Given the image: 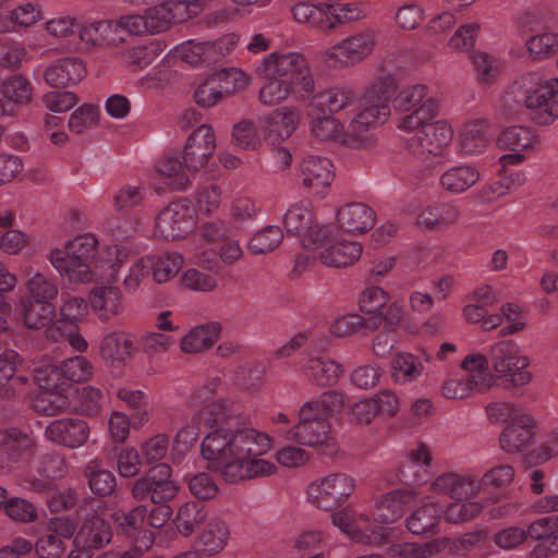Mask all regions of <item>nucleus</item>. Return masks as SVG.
<instances>
[{
    "mask_svg": "<svg viewBox=\"0 0 558 558\" xmlns=\"http://www.w3.org/2000/svg\"><path fill=\"white\" fill-rule=\"evenodd\" d=\"M202 416L205 425L214 428L201 445L202 457L210 471L219 472L231 484L269 476L277 471L276 464L260 458L270 449V437L245 427L226 400L207 404Z\"/></svg>",
    "mask_w": 558,
    "mask_h": 558,
    "instance_id": "1",
    "label": "nucleus"
},
{
    "mask_svg": "<svg viewBox=\"0 0 558 558\" xmlns=\"http://www.w3.org/2000/svg\"><path fill=\"white\" fill-rule=\"evenodd\" d=\"M558 77L545 78L537 72L518 77L501 99V110L510 119L526 113L538 125H548L558 118Z\"/></svg>",
    "mask_w": 558,
    "mask_h": 558,
    "instance_id": "2",
    "label": "nucleus"
},
{
    "mask_svg": "<svg viewBox=\"0 0 558 558\" xmlns=\"http://www.w3.org/2000/svg\"><path fill=\"white\" fill-rule=\"evenodd\" d=\"M96 244L94 236L80 235L68 241L63 250H52L49 259L61 276H68L75 282H88L93 277L90 264L95 257Z\"/></svg>",
    "mask_w": 558,
    "mask_h": 558,
    "instance_id": "3",
    "label": "nucleus"
},
{
    "mask_svg": "<svg viewBox=\"0 0 558 558\" xmlns=\"http://www.w3.org/2000/svg\"><path fill=\"white\" fill-rule=\"evenodd\" d=\"M257 73L265 78L287 81L298 92L312 94L314 80L305 58L296 52H272L257 68Z\"/></svg>",
    "mask_w": 558,
    "mask_h": 558,
    "instance_id": "4",
    "label": "nucleus"
},
{
    "mask_svg": "<svg viewBox=\"0 0 558 558\" xmlns=\"http://www.w3.org/2000/svg\"><path fill=\"white\" fill-rule=\"evenodd\" d=\"M311 407L299 410V422L289 432L290 438L295 442L314 447L323 456H333L338 451L335 437L330 434L328 420L310 411Z\"/></svg>",
    "mask_w": 558,
    "mask_h": 558,
    "instance_id": "5",
    "label": "nucleus"
},
{
    "mask_svg": "<svg viewBox=\"0 0 558 558\" xmlns=\"http://www.w3.org/2000/svg\"><path fill=\"white\" fill-rule=\"evenodd\" d=\"M490 360L493 368L504 378L506 389L522 387L527 385L532 375L523 372L529 366L527 356L519 355L518 345L512 340L497 342L490 349Z\"/></svg>",
    "mask_w": 558,
    "mask_h": 558,
    "instance_id": "6",
    "label": "nucleus"
},
{
    "mask_svg": "<svg viewBox=\"0 0 558 558\" xmlns=\"http://www.w3.org/2000/svg\"><path fill=\"white\" fill-rule=\"evenodd\" d=\"M76 513L80 525L74 538L77 539V543L94 553L105 548L111 542L112 526L105 518L104 512L88 508V502L84 501L78 506Z\"/></svg>",
    "mask_w": 558,
    "mask_h": 558,
    "instance_id": "7",
    "label": "nucleus"
},
{
    "mask_svg": "<svg viewBox=\"0 0 558 558\" xmlns=\"http://www.w3.org/2000/svg\"><path fill=\"white\" fill-rule=\"evenodd\" d=\"M353 477L335 473L322 480L319 484H312L308 497L312 502L324 511H332L340 507L354 492Z\"/></svg>",
    "mask_w": 558,
    "mask_h": 558,
    "instance_id": "8",
    "label": "nucleus"
},
{
    "mask_svg": "<svg viewBox=\"0 0 558 558\" xmlns=\"http://www.w3.org/2000/svg\"><path fill=\"white\" fill-rule=\"evenodd\" d=\"M194 226L193 208L186 198L170 203L156 218V231L166 240L183 239Z\"/></svg>",
    "mask_w": 558,
    "mask_h": 558,
    "instance_id": "9",
    "label": "nucleus"
},
{
    "mask_svg": "<svg viewBox=\"0 0 558 558\" xmlns=\"http://www.w3.org/2000/svg\"><path fill=\"white\" fill-rule=\"evenodd\" d=\"M452 136L453 131L446 121H434V124L424 125L408 140V148L413 155L423 159L440 156Z\"/></svg>",
    "mask_w": 558,
    "mask_h": 558,
    "instance_id": "10",
    "label": "nucleus"
},
{
    "mask_svg": "<svg viewBox=\"0 0 558 558\" xmlns=\"http://www.w3.org/2000/svg\"><path fill=\"white\" fill-rule=\"evenodd\" d=\"M216 150L214 130L202 124L187 137L183 149V162L190 171H198L205 167Z\"/></svg>",
    "mask_w": 558,
    "mask_h": 558,
    "instance_id": "11",
    "label": "nucleus"
},
{
    "mask_svg": "<svg viewBox=\"0 0 558 558\" xmlns=\"http://www.w3.org/2000/svg\"><path fill=\"white\" fill-rule=\"evenodd\" d=\"M374 46L373 35L362 33L343 39L332 46L325 53L326 62L330 66H348L363 60L368 56Z\"/></svg>",
    "mask_w": 558,
    "mask_h": 558,
    "instance_id": "12",
    "label": "nucleus"
},
{
    "mask_svg": "<svg viewBox=\"0 0 558 558\" xmlns=\"http://www.w3.org/2000/svg\"><path fill=\"white\" fill-rule=\"evenodd\" d=\"M537 432L535 418L526 413L515 414L499 436L500 448L507 453L524 450Z\"/></svg>",
    "mask_w": 558,
    "mask_h": 558,
    "instance_id": "13",
    "label": "nucleus"
},
{
    "mask_svg": "<svg viewBox=\"0 0 558 558\" xmlns=\"http://www.w3.org/2000/svg\"><path fill=\"white\" fill-rule=\"evenodd\" d=\"M89 432V426L84 420L66 417L50 422L45 434L49 440L58 445L76 449L87 441Z\"/></svg>",
    "mask_w": 558,
    "mask_h": 558,
    "instance_id": "14",
    "label": "nucleus"
},
{
    "mask_svg": "<svg viewBox=\"0 0 558 558\" xmlns=\"http://www.w3.org/2000/svg\"><path fill=\"white\" fill-rule=\"evenodd\" d=\"M86 74L84 62L78 58H61L44 71L45 82L54 89L77 85Z\"/></svg>",
    "mask_w": 558,
    "mask_h": 558,
    "instance_id": "15",
    "label": "nucleus"
},
{
    "mask_svg": "<svg viewBox=\"0 0 558 558\" xmlns=\"http://www.w3.org/2000/svg\"><path fill=\"white\" fill-rule=\"evenodd\" d=\"M399 85L391 75L378 77L365 89L363 95V109H374V116L386 121L390 114L389 101L395 98Z\"/></svg>",
    "mask_w": 558,
    "mask_h": 558,
    "instance_id": "16",
    "label": "nucleus"
},
{
    "mask_svg": "<svg viewBox=\"0 0 558 558\" xmlns=\"http://www.w3.org/2000/svg\"><path fill=\"white\" fill-rule=\"evenodd\" d=\"M33 439L17 428L0 430V471L9 472L32 448Z\"/></svg>",
    "mask_w": 558,
    "mask_h": 558,
    "instance_id": "17",
    "label": "nucleus"
},
{
    "mask_svg": "<svg viewBox=\"0 0 558 558\" xmlns=\"http://www.w3.org/2000/svg\"><path fill=\"white\" fill-rule=\"evenodd\" d=\"M384 122L377 116H374V109H362L351 121L349 130L343 137V143L352 148L373 147L376 143V137L372 129Z\"/></svg>",
    "mask_w": 558,
    "mask_h": 558,
    "instance_id": "18",
    "label": "nucleus"
},
{
    "mask_svg": "<svg viewBox=\"0 0 558 558\" xmlns=\"http://www.w3.org/2000/svg\"><path fill=\"white\" fill-rule=\"evenodd\" d=\"M300 175L303 185L317 194H324L335 177L331 161L318 156H308L302 160Z\"/></svg>",
    "mask_w": 558,
    "mask_h": 558,
    "instance_id": "19",
    "label": "nucleus"
},
{
    "mask_svg": "<svg viewBox=\"0 0 558 558\" xmlns=\"http://www.w3.org/2000/svg\"><path fill=\"white\" fill-rule=\"evenodd\" d=\"M53 303L36 302L28 298H20L14 307L15 317L28 329H41L49 326L54 318Z\"/></svg>",
    "mask_w": 558,
    "mask_h": 558,
    "instance_id": "20",
    "label": "nucleus"
},
{
    "mask_svg": "<svg viewBox=\"0 0 558 558\" xmlns=\"http://www.w3.org/2000/svg\"><path fill=\"white\" fill-rule=\"evenodd\" d=\"M339 227L348 233H365L376 221L375 211L362 203H352L337 211Z\"/></svg>",
    "mask_w": 558,
    "mask_h": 558,
    "instance_id": "21",
    "label": "nucleus"
},
{
    "mask_svg": "<svg viewBox=\"0 0 558 558\" xmlns=\"http://www.w3.org/2000/svg\"><path fill=\"white\" fill-rule=\"evenodd\" d=\"M146 517L147 508L138 505L129 510L119 509L114 511L111 519L118 534L137 542L140 537L146 538Z\"/></svg>",
    "mask_w": 558,
    "mask_h": 558,
    "instance_id": "22",
    "label": "nucleus"
},
{
    "mask_svg": "<svg viewBox=\"0 0 558 558\" xmlns=\"http://www.w3.org/2000/svg\"><path fill=\"white\" fill-rule=\"evenodd\" d=\"M414 499L411 489L399 488L386 493L380 497L374 512L375 520L379 523H393L403 515V507Z\"/></svg>",
    "mask_w": 558,
    "mask_h": 558,
    "instance_id": "23",
    "label": "nucleus"
},
{
    "mask_svg": "<svg viewBox=\"0 0 558 558\" xmlns=\"http://www.w3.org/2000/svg\"><path fill=\"white\" fill-rule=\"evenodd\" d=\"M179 490L177 484H163L146 473L137 478L132 487V496L137 500L149 498L154 504H167Z\"/></svg>",
    "mask_w": 558,
    "mask_h": 558,
    "instance_id": "24",
    "label": "nucleus"
},
{
    "mask_svg": "<svg viewBox=\"0 0 558 558\" xmlns=\"http://www.w3.org/2000/svg\"><path fill=\"white\" fill-rule=\"evenodd\" d=\"M356 99V94L349 87H330L312 96L308 108L333 114Z\"/></svg>",
    "mask_w": 558,
    "mask_h": 558,
    "instance_id": "25",
    "label": "nucleus"
},
{
    "mask_svg": "<svg viewBox=\"0 0 558 558\" xmlns=\"http://www.w3.org/2000/svg\"><path fill=\"white\" fill-rule=\"evenodd\" d=\"M100 355L109 365L123 362L135 352L132 336L124 331H113L100 342Z\"/></svg>",
    "mask_w": 558,
    "mask_h": 558,
    "instance_id": "26",
    "label": "nucleus"
},
{
    "mask_svg": "<svg viewBox=\"0 0 558 558\" xmlns=\"http://www.w3.org/2000/svg\"><path fill=\"white\" fill-rule=\"evenodd\" d=\"M117 32L114 20H104L82 27L80 38L92 47L117 46L125 41V37H121Z\"/></svg>",
    "mask_w": 558,
    "mask_h": 558,
    "instance_id": "27",
    "label": "nucleus"
},
{
    "mask_svg": "<svg viewBox=\"0 0 558 558\" xmlns=\"http://www.w3.org/2000/svg\"><path fill=\"white\" fill-rule=\"evenodd\" d=\"M229 539L227 524L215 518L208 522L201 535L195 541V548L207 556L219 554L226 547Z\"/></svg>",
    "mask_w": 558,
    "mask_h": 558,
    "instance_id": "28",
    "label": "nucleus"
},
{
    "mask_svg": "<svg viewBox=\"0 0 558 558\" xmlns=\"http://www.w3.org/2000/svg\"><path fill=\"white\" fill-rule=\"evenodd\" d=\"M440 513L441 510L436 504H426L407 519V527L412 534L434 536L439 530Z\"/></svg>",
    "mask_w": 558,
    "mask_h": 558,
    "instance_id": "29",
    "label": "nucleus"
},
{
    "mask_svg": "<svg viewBox=\"0 0 558 558\" xmlns=\"http://www.w3.org/2000/svg\"><path fill=\"white\" fill-rule=\"evenodd\" d=\"M362 254L359 242L339 241L337 239L329 247L320 253V260L329 267H348L354 264Z\"/></svg>",
    "mask_w": 558,
    "mask_h": 558,
    "instance_id": "30",
    "label": "nucleus"
},
{
    "mask_svg": "<svg viewBox=\"0 0 558 558\" xmlns=\"http://www.w3.org/2000/svg\"><path fill=\"white\" fill-rule=\"evenodd\" d=\"M221 327L218 323L197 326L181 340V350L185 353H199L211 348L218 340Z\"/></svg>",
    "mask_w": 558,
    "mask_h": 558,
    "instance_id": "31",
    "label": "nucleus"
},
{
    "mask_svg": "<svg viewBox=\"0 0 558 558\" xmlns=\"http://www.w3.org/2000/svg\"><path fill=\"white\" fill-rule=\"evenodd\" d=\"M84 475L87 477L94 495L107 497L114 494L118 485L117 478L112 472L102 469L98 461H90L84 470Z\"/></svg>",
    "mask_w": 558,
    "mask_h": 558,
    "instance_id": "32",
    "label": "nucleus"
},
{
    "mask_svg": "<svg viewBox=\"0 0 558 558\" xmlns=\"http://www.w3.org/2000/svg\"><path fill=\"white\" fill-rule=\"evenodd\" d=\"M207 509L197 501H187L181 506L174 520L180 534L192 535L207 518Z\"/></svg>",
    "mask_w": 558,
    "mask_h": 558,
    "instance_id": "33",
    "label": "nucleus"
},
{
    "mask_svg": "<svg viewBox=\"0 0 558 558\" xmlns=\"http://www.w3.org/2000/svg\"><path fill=\"white\" fill-rule=\"evenodd\" d=\"M121 291L117 287L107 286L95 288L89 295L92 307L99 312L100 318L108 319L116 315L121 305Z\"/></svg>",
    "mask_w": 558,
    "mask_h": 558,
    "instance_id": "34",
    "label": "nucleus"
},
{
    "mask_svg": "<svg viewBox=\"0 0 558 558\" xmlns=\"http://www.w3.org/2000/svg\"><path fill=\"white\" fill-rule=\"evenodd\" d=\"M307 368L311 380L320 387L336 385L343 373L341 364L324 357L311 359Z\"/></svg>",
    "mask_w": 558,
    "mask_h": 558,
    "instance_id": "35",
    "label": "nucleus"
},
{
    "mask_svg": "<svg viewBox=\"0 0 558 558\" xmlns=\"http://www.w3.org/2000/svg\"><path fill=\"white\" fill-rule=\"evenodd\" d=\"M68 392L63 389L40 391L34 399L33 408L37 413L48 416L64 412L71 405Z\"/></svg>",
    "mask_w": 558,
    "mask_h": 558,
    "instance_id": "36",
    "label": "nucleus"
},
{
    "mask_svg": "<svg viewBox=\"0 0 558 558\" xmlns=\"http://www.w3.org/2000/svg\"><path fill=\"white\" fill-rule=\"evenodd\" d=\"M157 171L167 179L166 184L173 191H183L190 184L183 163L177 155L166 154L158 161Z\"/></svg>",
    "mask_w": 558,
    "mask_h": 558,
    "instance_id": "37",
    "label": "nucleus"
},
{
    "mask_svg": "<svg viewBox=\"0 0 558 558\" xmlns=\"http://www.w3.org/2000/svg\"><path fill=\"white\" fill-rule=\"evenodd\" d=\"M146 267H149L154 280L158 283L168 281L174 277L182 267L183 259L179 254H165L163 256L153 255L143 259Z\"/></svg>",
    "mask_w": 558,
    "mask_h": 558,
    "instance_id": "38",
    "label": "nucleus"
},
{
    "mask_svg": "<svg viewBox=\"0 0 558 558\" xmlns=\"http://www.w3.org/2000/svg\"><path fill=\"white\" fill-rule=\"evenodd\" d=\"M487 122L476 120L465 125L461 134V151L464 155H474L484 150L488 143Z\"/></svg>",
    "mask_w": 558,
    "mask_h": 558,
    "instance_id": "39",
    "label": "nucleus"
},
{
    "mask_svg": "<svg viewBox=\"0 0 558 558\" xmlns=\"http://www.w3.org/2000/svg\"><path fill=\"white\" fill-rule=\"evenodd\" d=\"M466 478L454 474L446 473L436 477L432 484V490L449 495L452 499L462 500L469 496H474L473 483L469 482L470 492L465 489Z\"/></svg>",
    "mask_w": 558,
    "mask_h": 558,
    "instance_id": "40",
    "label": "nucleus"
},
{
    "mask_svg": "<svg viewBox=\"0 0 558 558\" xmlns=\"http://www.w3.org/2000/svg\"><path fill=\"white\" fill-rule=\"evenodd\" d=\"M478 172L472 167H454L441 175L442 186L451 193L466 191L478 180Z\"/></svg>",
    "mask_w": 558,
    "mask_h": 558,
    "instance_id": "41",
    "label": "nucleus"
},
{
    "mask_svg": "<svg viewBox=\"0 0 558 558\" xmlns=\"http://www.w3.org/2000/svg\"><path fill=\"white\" fill-rule=\"evenodd\" d=\"M308 117L311 118L312 134L320 141L337 137L343 129L340 121L332 114L308 108Z\"/></svg>",
    "mask_w": 558,
    "mask_h": 558,
    "instance_id": "42",
    "label": "nucleus"
},
{
    "mask_svg": "<svg viewBox=\"0 0 558 558\" xmlns=\"http://www.w3.org/2000/svg\"><path fill=\"white\" fill-rule=\"evenodd\" d=\"M497 144L501 149L522 151L533 145V135L529 128L512 125L506 128L497 137Z\"/></svg>",
    "mask_w": 558,
    "mask_h": 558,
    "instance_id": "43",
    "label": "nucleus"
},
{
    "mask_svg": "<svg viewBox=\"0 0 558 558\" xmlns=\"http://www.w3.org/2000/svg\"><path fill=\"white\" fill-rule=\"evenodd\" d=\"M439 113L438 102L434 98H428L425 102L416 107L411 113L402 118L400 128L405 130L423 129L426 124H434V120Z\"/></svg>",
    "mask_w": 558,
    "mask_h": 558,
    "instance_id": "44",
    "label": "nucleus"
},
{
    "mask_svg": "<svg viewBox=\"0 0 558 558\" xmlns=\"http://www.w3.org/2000/svg\"><path fill=\"white\" fill-rule=\"evenodd\" d=\"M4 98L15 105H26L32 100L33 88L29 81L22 75H13L1 84Z\"/></svg>",
    "mask_w": 558,
    "mask_h": 558,
    "instance_id": "45",
    "label": "nucleus"
},
{
    "mask_svg": "<svg viewBox=\"0 0 558 558\" xmlns=\"http://www.w3.org/2000/svg\"><path fill=\"white\" fill-rule=\"evenodd\" d=\"M313 213L302 205H293L287 211L283 225L288 234L305 236L313 223Z\"/></svg>",
    "mask_w": 558,
    "mask_h": 558,
    "instance_id": "46",
    "label": "nucleus"
},
{
    "mask_svg": "<svg viewBox=\"0 0 558 558\" xmlns=\"http://www.w3.org/2000/svg\"><path fill=\"white\" fill-rule=\"evenodd\" d=\"M60 366L69 390L74 388L73 383L85 381L93 376V365L82 355L71 357Z\"/></svg>",
    "mask_w": 558,
    "mask_h": 558,
    "instance_id": "47",
    "label": "nucleus"
},
{
    "mask_svg": "<svg viewBox=\"0 0 558 558\" xmlns=\"http://www.w3.org/2000/svg\"><path fill=\"white\" fill-rule=\"evenodd\" d=\"M403 305L400 302H392L385 305V308L376 316L367 317V328L369 330H377L384 324L385 330L388 332L396 331L398 326L403 319Z\"/></svg>",
    "mask_w": 558,
    "mask_h": 558,
    "instance_id": "48",
    "label": "nucleus"
},
{
    "mask_svg": "<svg viewBox=\"0 0 558 558\" xmlns=\"http://www.w3.org/2000/svg\"><path fill=\"white\" fill-rule=\"evenodd\" d=\"M299 123V113L287 107L275 109L268 116L270 132H276L281 137H290Z\"/></svg>",
    "mask_w": 558,
    "mask_h": 558,
    "instance_id": "49",
    "label": "nucleus"
},
{
    "mask_svg": "<svg viewBox=\"0 0 558 558\" xmlns=\"http://www.w3.org/2000/svg\"><path fill=\"white\" fill-rule=\"evenodd\" d=\"M26 294L21 298L36 300V302L52 303L58 295L57 286L43 274H35L26 283Z\"/></svg>",
    "mask_w": 558,
    "mask_h": 558,
    "instance_id": "50",
    "label": "nucleus"
},
{
    "mask_svg": "<svg viewBox=\"0 0 558 558\" xmlns=\"http://www.w3.org/2000/svg\"><path fill=\"white\" fill-rule=\"evenodd\" d=\"M311 407L308 410L317 413L322 417L329 421L335 413L343 408L342 395L337 390H328L324 392L319 399L305 402L302 408Z\"/></svg>",
    "mask_w": 558,
    "mask_h": 558,
    "instance_id": "51",
    "label": "nucleus"
},
{
    "mask_svg": "<svg viewBox=\"0 0 558 558\" xmlns=\"http://www.w3.org/2000/svg\"><path fill=\"white\" fill-rule=\"evenodd\" d=\"M87 302L82 298H72L64 302L60 308L61 318L57 322L58 329L66 330L69 327L77 328V324L87 314Z\"/></svg>",
    "mask_w": 558,
    "mask_h": 558,
    "instance_id": "52",
    "label": "nucleus"
},
{
    "mask_svg": "<svg viewBox=\"0 0 558 558\" xmlns=\"http://www.w3.org/2000/svg\"><path fill=\"white\" fill-rule=\"evenodd\" d=\"M179 10L168 3H159L146 10L145 17L148 22L149 33L158 34L166 31L172 20L177 19V11Z\"/></svg>",
    "mask_w": 558,
    "mask_h": 558,
    "instance_id": "53",
    "label": "nucleus"
},
{
    "mask_svg": "<svg viewBox=\"0 0 558 558\" xmlns=\"http://www.w3.org/2000/svg\"><path fill=\"white\" fill-rule=\"evenodd\" d=\"M210 76L215 78L218 88L221 86V90H227L223 93V97L232 95L248 83L246 74L235 68H222L211 73Z\"/></svg>",
    "mask_w": 558,
    "mask_h": 558,
    "instance_id": "54",
    "label": "nucleus"
},
{
    "mask_svg": "<svg viewBox=\"0 0 558 558\" xmlns=\"http://www.w3.org/2000/svg\"><path fill=\"white\" fill-rule=\"evenodd\" d=\"M34 380L41 391L63 389L69 390L63 377L61 366L47 364L34 369Z\"/></svg>",
    "mask_w": 558,
    "mask_h": 558,
    "instance_id": "55",
    "label": "nucleus"
},
{
    "mask_svg": "<svg viewBox=\"0 0 558 558\" xmlns=\"http://www.w3.org/2000/svg\"><path fill=\"white\" fill-rule=\"evenodd\" d=\"M282 239L283 233L279 227L267 226L253 236L248 247L254 254H265L274 251Z\"/></svg>",
    "mask_w": 558,
    "mask_h": 558,
    "instance_id": "56",
    "label": "nucleus"
},
{
    "mask_svg": "<svg viewBox=\"0 0 558 558\" xmlns=\"http://www.w3.org/2000/svg\"><path fill=\"white\" fill-rule=\"evenodd\" d=\"M99 123V109L95 105L85 104L77 108L70 117L69 129L76 133L83 134L85 130L90 129Z\"/></svg>",
    "mask_w": 558,
    "mask_h": 558,
    "instance_id": "57",
    "label": "nucleus"
},
{
    "mask_svg": "<svg viewBox=\"0 0 558 558\" xmlns=\"http://www.w3.org/2000/svg\"><path fill=\"white\" fill-rule=\"evenodd\" d=\"M232 143L242 149L256 150L260 146L255 124L251 120H242L233 125Z\"/></svg>",
    "mask_w": 558,
    "mask_h": 558,
    "instance_id": "58",
    "label": "nucleus"
},
{
    "mask_svg": "<svg viewBox=\"0 0 558 558\" xmlns=\"http://www.w3.org/2000/svg\"><path fill=\"white\" fill-rule=\"evenodd\" d=\"M226 92L221 90V86L218 88L215 78L208 75L194 90L193 99L198 107L210 108L225 98Z\"/></svg>",
    "mask_w": 558,
    "mask_h": 558,
    "instance_id": "59",
    "label": "nucleus"
},
{
    "mask_svg": "<svg viewBox=\"0 0 558 558\" xmlns=\"http://www.w3.org/2000/svg\"><path fill=\"white\" fill-rule=\"evenodd\" d=\"M388 293L379 287L368 288L361 294L359 306L362 313L368 316H376L385 308L388 302Z\"/></svg>",
    "mask_w": 558,
    "mask_h": 558,
    "instance_id": "60",
    "label": "nucleus"
},
{
    "mask_svg": "<svg viewBox=\"0 0 558 558\" xmlns=\"http://www.w3.org/2000/svg\"><path fill=\"white\" fill-rule=\"evenodd\" d=\"M269 82L265 84L259 90V100L267 106H276L281 100L286 99L290 94L298 93L287 81L278 78H268Z\"/></svg>",
    "mask_w": 558,
    "mask_h": 558,
    "instance_id": "61",
    "label": "nucleus"
},
{
    "mask_svg": "<svg viewBox=\"0 0 558 558\" xmlns=\"http://www.w3.org/2000/svg\"><path fill=\"white\" fill-rule=\"evenodd\" d=\"M339 234V230L336 226L332 225H314L306 232L305 236L302 240L303 246L305 248L310 247V244L315 246H330L333 242L337 241Z\"/></svg>",
    "mask_w": 558,
    "mask_h": 558,
    "instance_id": "62",
    "label": "nucleus"
},
{
    "mask_svg": "<svg viewBox=\"0 0 558 558\" xmlns=\"http://www.w3.org/2000/svg\"><path fill=\"white\" fill-rule=\"evenodd\" d=\"M529 53L535 59L546 58L558 50V35L553 33H544L532 36L526 41Z\"/></svg>",
    "mask_w": 558,
    "mask_h": 558,
    "instance_id": "63",
    "label": "nucleus"
},
{
    "mask_svg": "<svg viewBox=\"0 0 558 558\" xmlns=\"http://www.w3.org/2000/svg\"><path fill=\"white\" fill-rule=\"evenodd\" d=\"M191 494L199 500L214 499L218 494V486L208 473L201 472L189 478Z\"/></svg>",
    "mask_w": 558,
    "mask_h": 558,
    "instance_id": "64",
    "label": "nucleus"
}]
</instances>
